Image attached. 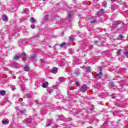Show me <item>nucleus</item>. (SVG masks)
Wrapping results in <instances>:
<instances>
[{
	"mask_svg": "<svg viewBox=\"0 0 128 128\" xmlns=\"http://www.w3.org/2000/svg\"><path fill=\"white\" fill-rule=\"evenodd\" d=\"M44 80L42 78H40V82L41 84V86L44 88H48V82H44Z\"/></svg>",
	"mask_w": 128,
	"mask_h": 128,
	"instance_id": "nucleus-1",
	"label": "nucleus"
},
{
	"mask_svg": "<svg viewBox=\"0 0 128 128\" xmlns=\"http://www.w3.org/2000/svg\"><path fill=\"white\" fill-rule=\"evenodd\" d=\"M87 90H88V87H86V86L85 84H84L81 86V88L80 90L82 92H86Z\"/></svg>",
	"mask_w": 128,
	"mask_h": 128,
	"instance_id": "nucleus-2",
	"label": "nucleus"
},
{
	"mask_svg": "<svg viewBox=\"0 0 128 128\" xmlns=\"http://www.w3.org/2000/svg\"><path fill=\"white\" fill-rule=\"evenodd\" d=\"M51 72L52 74H56L58 72V68H54L51 70Z\"/></svg>",
	"mask_w": 128,
	"mask_h": 128,
	"instance_id": "nucleus-3",
	"label": "nucleus"
},
{
	"mask_svg": "<svg viewBox=\"0 0 128 128\" xmlns=\"http://www.w3.org/2000/svg\"><path fill=\"white\" fill-rule=\"evenodd\" d=\"M52 120H54L51 119V120H49L47 121L46 123L48 124L46 125V126H50V124H52Z\"/></svg>",
	"mask_w": 128,
	"mask_h": 128,
	"instance_id": "nucleus-4",
	"label": "nucleus"
},
{
	"mask_svg": "<svg viewBox=\"0 0 128 128\" xmlns=\"http://www.w3.org/2000/svg\"><path fill=\"white\" fill-rule=\"evenodd\" d=\"M102 76V72H100L98 74H96V78H98V80H100Z\"/></svg>",
	"mask_w": 128,
	"mask_h": 128,
	"instance_id": "nucleus-5",
	"label": "nucleus"
},
{
	"mask_svg": "<svg viewBox=\"0 0 128 128\" xmlns=\"http://www.w3.org/2000/svg\"><path fill=\"white\" fill-rule=\"evenodd\" d=\"M66 78H64V77H60L59 78V80L60 82H66Z\"/></svg>",
	"mask_w": 128,
	"mask_h": 128,
	"instance_id": "nucleus-6",
	"label": "nucleus"
},
{
	"mask_svg": "<svg viewBox=\"0 0 128 128\" xmlns=\"http://www.w3.org/2000/svg\"><path fill=\"white\" fill-rule=\"evenodd\" d=\"M21 58L20 56H15L14 57V60H18V58Z\"/></svg>",
	"mask_w": 128,
	"mask_h": 128,
	"instance_id": "nucleus-7",
	"label": "nucleus"
},
{
	"mask_svg": "<svg viewBox=\"0 0 128 128\" xmlns=\"http://www.w3.org/2000/svg\"><path fill=\"white\" fill-rule=\"evenodd\" d=\"M30 22L32 24H34V22H36V20L34 19V18L32 17L30 18Z\"/></svg>",
	"mask_w": 128,
	"mask_h": 128,
	"instance_id": "nucleus-8",
	"label": "nucleus"
},
{
	"mask_svg": "<svg viewBox=\"0 0 128 128\" xmlns=\"http://www.w3.org/2000/svg\"><path fill=\"white\" fill-rule=\"evenodd\" d=\"M2 20H4V22H8V16H6L5 15L3 16Z\"/></svg>",
	"mask_w": 128,
	"mask_h": 128,
	"instance_id": "nucleus-9",
	"label": "nucleus"
},
{
	"mask_svg": "<svg viewBox=\"0 0 128 128\" xmlns=\"http://www.w3.org/2000/svg\"><path fill=\"white\" fill-rule=\"evenodd\" d=\"M102 14H104V10H100L98 14V16H100Z\"/></svg>",
	"mask_w": 128,
	"mask_h": 128,
	"instance_id": "nucleus-10",
	"label": "nucleus"
},
{
	"mask_svg": "<svg viewBox=\"0 0 128 128\" xmlns=\"http://www.w3.org/2000/svg\"><path fill=\"white\" fill-rule=\"evenodd\" d=\"M24 70L25 72H28V70H30V68H28V66H26L24 68Z\"/></svg>",
	"mask_w": 128,
	"mask_h": 128,
	"instance_id": "nucleus-11",
	"label": "nucleus"
},
{
	"mask_svg": "<svg viewBox=\"0 0 128 128\" xmlns=\"http://www.w3.org/2000/svg\"><path fill=\"white\" fill-rule=\"evenodd\" d=\"M0 94L1 96H4V94H6V91L4 90L0 91Z\"/></svg>",
	"mask_w": 128,
	"mask_h": 128,
	"instance_id": "nucleus-12",
	"label": "nucleus"
},
{
	"mask_svg": "<svg viewBox=\"0 0 128 128\" xmlns=\"http://www.w3.org/2000/svg\"><path fill=\"white\" fill-rule=\"evenodd\" d=\"M86 72H90V67H86Z\"/></svg>",
	"mask_w": 128,
	"mask_h": 128,
	"instance_id": "nucleus-13",
	"label": "nucleus"
},
{
	"mask_svg": "<svg viewBox=\"0 0 128 128\" xmlns=\"http://www.w3.org/2000/svg\"><path fill=\"white\" fill-rule=\"evenodd\" d=\"M2 124H8V121L5 120L2 121Z\"/></svg>",
	"mask_w": 128,
	"mask_h": 128,
	"instance_id": "nucleus-14",
	"label": "nucleus"
},
{
	"mask_svg": "<svg viewBox=\"0 0 128 128\" xmlns=\"http://www.w3.org/2000/svg\"><path fill=\"white\" fill-rule=\"evenodd\" d=\"M44 61L42 59H40V64L42 66V64H44Z\"/></svg>",
	"mask_w": 128,
	"mask_h": 128,
	"instance_id": "nucleus-15",
	"label": "nucleus"
},
{
	"mask_svg": "<svg viewBox=\"0 0 128 128\" xmlns=\"http://www.w3.org/2000/svg\"><path fill=\"white\" fill-rule=\"evenodd\" d=\"M10 88L12 90H16V86H11Z\"/></svg>",
	"mask_w": 128,
	"mask_h": 128,
	"instance_id": "nucleus-16",
	"label": "nucleus"
},
{
	"mask_svg": "<svg viewBox=\"0 0 128 128\" xmlns=\"http://www.w3.org/2000/svg\"><path fill=\"white\" fill-rule=\"evenodd\" d=\"M66 43L64 42L63 43H62L61 44H60V48H62L64 46L66 45Z\"/></svg>",
	"mask_w": 128,
	"mask_h": 128,
	"instance_id": "nucleus-17",
	"label": "nucleus"
},
{
	"mask_svg": "<svg viewBox=\"0 0 128 128\" xmlns=\"http://www.w3.org/2000/svg\"><path fill=\"white\" fill-rule=\"evenodd\" d=\"M32 122V119L28 118L26 120V122Z\"/></svg>",
	"mask_w": 128,
	"mask_h": 128,
	"instance_id": "nucleus-18",
	"label": "nucleus"
},
{
	"mask_svg": "<svg viewBox=\"0 0 128 128\" xmlns=\"http://www.w3.org/2000/svg\"><path fill=\"white\" fill-rule=\"evenodd\" d=\"M68 38H69L70 40V42L74 41V38H72V36H69Z\"/></svg>",
	"mask_w": 128,
	"mask_h": 128,
	"instance_id": "nucleus-19",
	"label": "nucleus"
},
{
	"mask_svg": "<svg viewBox=\"0 0 128 128\" xmlns=\"http://www.w3.org/2000/svg\"><path fill=\"white\" fill-rule=\"evenodd\" d=\"M36 58V55L34 54L30 58L31 60H33V58Z\"/></svg>",
	"mask_w": 128,
	"mask_h": 128,
	"instance_id": "nucleus-20",
	"label": "nucleus"
},
{
	"mask_svg": "<svg viewBox=\"0 0 128 128\" xmlns=\"http://www.w3.org/2000/svg\"><path fill=\"white\" fill-rule=\"evenodd\" d=\"M25 112H26V110H21V111L20 112V114H24Z\"/></svg>",
	"mask_w": 128,
	"mask_h": 128,
	"instance_id": "nucleus-21",
	"label": "nucleus"
},
{
	"mask_svg": "<svg viewBox=\"0 0 128 128\" xmlns=\"http://www.w3.org/2000/svg\"><path fill=\"white\" fill-rule=\"evenodd\" d=\"M30 28H36V26H34V24H32L31 26H30Z\"/></svg>",
	"mask_w": 128,
	"mask_h": 128,
	"instance_id": "nucleus-22",
	"label": "nucleus"
},
{
	"mask_svg": "<svg viewBox=\"0 0 128 128\" xmlns=\"http://www.w3.org/2000/svg\"><path fill=\"white\" fill-rule=\"evenodd\" d=\"M26 98H32V95H30V94H28V95H26Z\"/></svg>",
	"mask_w": 128,
	"mask_h": 128,
	"instance_id": "nucleus-23",
	"label": "nucleus"
},
{
	"mask_svg": "<svg viewBox=\"0 0 128 128\" xmlns=\"http://www.w3.org/2000/svg\"><path fill=\"white\" fill-rule=\"evenodd\" d=\"M48 16L46 15L45 16H44V20H48Z\"/></svg>",
	"mask_w": 128,
	"mask_h": 128,
	"instance_id": "nucleus-24",
	"label": "nucleus"
},
{
	"mask_svg": "<svg viewBox=\"0 0 128 128\" xmlns=\"http://www.w3.org/2000/svg\"><path fill=\"white\" fill-rule=\"evenodd\" d=\"M106 2H102V6H106Z\"/></svg>",
	"mask_w": 128,
	"mask_h": 128,
	"instance_id": "nucleus-25",
	"label": "nucleus"
},
{
	"mask_svg": "<svg viewBox=\"0 0 128 128\" xmlns=\"http://www.w3.org/2000/svg\"><path fill=\"white\" fill-rule=\"evenodd\" d=\"M68 18H72V12H69L68 14Z\"/></svg>",
	"mask_w": 128,
	"mask_h": 128,
	"instance_id": "nucleus-26",
	"label": "nucleus"
},
{
	"mask_svg": "<svg viewBox=\"0 0 128 128\" xmlns=\"http://www.w3.org/2000/svg\"><path fill=\"white\" fill-rule=\"evenodd\" d=\"M75 84H76V86H80V83L78 82H76Z\"/></svg>",
	"mask_w": 128,
	"mask_h": 128,
	"instance_id": "nucleus-27",
	"label": "nucleus"
},
{
	"mask_svg": "<svg viewBox=\"0 0 128 128\" xmlns=\"http://www.w3.org/2000/svg\"><path fill=\"white\" fill-rule=\"evenodd\" d=\"M117 54H118V56H119V54H120V50H119L117 52Z\"/></svg>",
	"mask_w": 128,
	"mask_h": 128,
	"instance_id": "nucleus-28",
	"label": "nucleus"
},
{
	"mask_svg": "<svg viewBox=\"0 0 128 128\" xmlns=\"http://www.w3.org/2000/svg\"><path fill=\"white\" fill-rule=\"evenodd\" d=\"M99 70L100 72H102V66L99 67Z\"/></svg>",
	"mask_w": 128,
	"mask_h": 128,
	"instance_id": "nucleus-29",
	"label": "nucleus"
},
{
	"mask_svg": "<svg viewBox=\"0 0 128 128\" xmlns=\"http://www.w3.org/2000/svg\"><path fill=\"white\" fill-rule=\"evenodd\" d=\"M124 54L126 56H128V51H126L125 52H124Z\"/></svg>",
	"mask_w": 128,
	"mask_h": 128,
	"instance_id": "nucleus-30",
	"label": "nucleus"
},
{
	"mask_svg": "<svg viewBox=\"0 0 128 128\" xmlns=\"http://www.w3.org/2000/svg\"><path fill=\"white\" fill-rule=\"evenodd\" d=\"M75 74H76V76H78V74H80V73L78 72H74Z\"/></svg>",
	"mask_w": 128,
	"mask_h": 128,
	"instance_id": "nucleus-31",
	"label": "nucleus"
},
{
	"mask_svg": "<svg viewBox=\"0 0 128 128\" xmlns=\"http://www.w3.org/2000/svg\"><path fill=\"white\" fill-rule=\"evenodd\" d=\"M14 68H17V66H18V64H14Z\"/></svg>",
	"mask_w": 128,
	"mask_h": 128,
	"instance_id": "nucleus-32",
	"label": "nucleus"
},
{
	"mask_svg": "<svg viewBox=\"0 0 128 128\" xmlns=\"http://www.w3.org/2000/svg\"><path fill=\"white\" fill-rule=\"evenodd\" d=\"M120 37L121 38H124V36H122V35H120Z\"/></svg>",
	"mask_w": 128,
	"mask_h": 128,
	"instance_id": "nucleus-33",
	"label": "nucleus"
},
{
	"mask_svg": "<svg viewBox=\"0 0 128 128\" xmlns=\"http://www.w3.org/2000/svg\"><path fill=\"white\" fill-rule=\"evenodd\" d=\"M96 20H93V21H92V24H94L95 22H96Z\"/></svg>",
	"mask_w": 128,
	"mask_h": 128,
	"instance_id": "nucleus-34",
	"label": "nucleus"
},
{
	"mask_svg": "<svg viewBox=\"0 0 128 128\" xmlns=\"http://www.w3.org/2000/svg\"><path fill=\"white\" fill-rule=\"evenodd\" d=\"M24 56H26V53H23Z\"/></svg>",
	"mask_w": 128,
	"mask_h": 128,
	"instance_id": "nucleus-35",
	"label": "nucleus"
},
{
	"mask_svg": "<svg viewBox=\"0 0 128 128\" xmlns=\"http://www.w3.org/2000/svg\"><path fill=\"white\" fill-rule=\"evenodd\" d=\"M120 24V22L118 23H117V24Z\"/></svg>",
	"mask_w": 128,
	"mask_h": 128,
	"instance_id": "nucleus-36",
	"label": "nucleus"
},
{
	"mask_svg": "<svg viewBox=\"0 0 128 128\" xmlns=\"http://www.w3.org/2000/svg\"><path fill=\"white\" fill-rule=\"evenodd\" d=\"M23 60H26V57L23 58Z\"/></svg>",
	"mask_w": 128,
	"mask_h": 128,
	"instance_id": "nucleus-37",
	"label": "nucleus"
},
{
	"mask_svg": "<svg viewBox=\"0 0 128 128\" xmlns=\"http://www.w3.org/2000/svg\"><path fill=\"white\" fill-rule=\"evenodd\" d=\"M26 10L24 9V12H26Z\"/></svg>",
	"mask_w": 128,
	"mask_h": 128,
	"instance_id": "nucleus-38",
	"label": "nucleus"
},
{
	"mask_svg": "<svg viewBox=\"0 0 128 128\" xmlns=\"http://www.w3.org/2000/svg\"><path fill=\"white\" fill-rule=\"evenodd\" d=\"M71 21H72L71 19H70L69 20H68L69 22H70Z\"/></svg>",
	"mask_w": 128,
	"mask_h": 128,
	"instance_id": "nucleus-39",
	"label": "nucleus"
},
{
	"mask_svg": "<svg viewBox=\"0 0 128 128\" xmlns=\"http://www.w3.org/2000/svg\"><path fill=\"white\" fill-rule=\"evenodd\" d=\"M48 46V48H52V46Z\"/></svg>",
	"mask_w": 128,
	"mask_h": 128,
	"instance_id": "nucleus-40",
	"label": "nucleus"
},
{
	"mask_svg": "<svg viewBox=\"0 0 128 128\" xmlns=\"http://www.w3.org/2000/svg\"><path fill=\"white\" fill-rule=\"evenodd\" d=\"M58 128V126H54V128Z\"/></svg>",
	"mask_w": 128,
	"mask_h": 128,
	"instance_id": "nucleus-41",
	"label": "nucleus"
},
{
	"mask_svg": "<svg viewBox=\"0 0 128 128\" xmlns=\"http://www.w3.org/2000/svg\"><path fill=\"white\" fill-rule=\"evenodd\" d=\"M50 92H51L50 91H49V92H48V93H49V94H50Z\"/></svg>",
	"mask_w": 128,
	"mask_h": 128,
	"instance_id": "nucleus-42",
	"label": "nucleus"
},
{
	"mask_svg": "<svg viewBox=\"0 0 128 128\" xmlns=\"http://www.w3.org/2000/svg\"><path fill=\"white\" fill-rule=\"evenodd\" d=\"M62 34H64V32H62Z\"/></svg>",
	"mask_w": 128,
	"mask_h": 128,
	"instance_id": "nucleus-43",
	"label": "nucleus"
},
{
	"mask_svg": "<svg viewBox=\"0 0 128 128\" xmlns=\"http://www.w3.org/2000/svg\"><path fill=\"white\" fill-rule=\"evenodd\" d=\"M46 0H43L44 2Z\"/></svg>",
	"mask_w": 128,
	"mask_h": 128,
	"instance_id": "nucleus-44",
	"label": "nucleus"
},
{
	"mask_svg": "<svg viewBox=\"0 0 128 128\" xmlns=\"http://www.w3.org/2000/svg\"><path fill=\"white\" fill-rule=\"evenodd\" d=\"M112 98H114L112 97Z\"/></svg>",
	"mask_w": 128,
	"mask_h": 128,
	"instance_id": "nucleus-45",
	"label": "nucleus"
},
{
	"mask_svg": "<svg viewBox=\"0 0 128 128\" xmlns=\"http://www.w3.org/2000/svg\"><path fill=\"white\" fill-rule=\"evenodd\" d=\"M98 32H100V30Z\"/></svg>",
	"mask_w": 128,
	"mask_h": 128,
	"instance_id": "nucleus-46",
	"label": "nucleus"
}]
</instances>
